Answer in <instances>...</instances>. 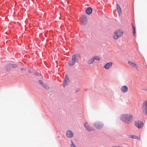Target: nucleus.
Instances as JSON below:
<instances>
[{
	"label": "nucleus",
	"instance_id": "nucleus-1",
	"mask_svg": "<svg viewBox=\"0 0 147 147\" xmlns=\"http://www.w3.org/2000/svg\"><path fill=\"white\" fill-rule=\"evenodd\" d=\"M121 119L125 123L130 124L133 121V116L129 114L123 115L121 116Z\"/></svg>",
	"mask_w": 147,
	"mask_h": 147
},
{
	"label": "nucleus",
	"instance_id": "nucleus-2",
	"mask_svg": "<svg viewBox=\"0 0 147 147\" xmlns=\"http://www.w3.org/2000/svg\"><path fill=\"white\" fill-rule=\"evenodd\" d=\"M81 56L78 54H76L72 56V60L69 61L68 63L69 65L70 66H73L75 63L77 62L78 61V58H80Z\"/></svg>",
	"mask_w": 147,
	"mask_h": 147
},
{
	"label": "nucleus",
	"instance_id": "nucleus-3",
	"mask_svg": "<svg viewBox=\"0 0 147 147\" xmlns=\"http://www.w3.org/2000/svg\"><path fill=\"white\" fill-rule=\"evenodd\" d=\"M123 32L122 30H117L114 32L113 35V38L114 40H117L123 35Z\"/></svg>",
	"mask_w": 147,
	"mask_h": 147
},
{
	"label": "nucleus",
	"instance_id": "nucleus-4",
	"mask_svg": "<svg viewBox=\"0 0 147 147\" xmlns=\"http://www.w3.org/2000/svg\"><path fill=\"white\" fill-rule=\"evenodd\" d=\"M142 109L143 113L145 115H147V100L142 104Z\"/></svg>",
	"mask_w": 147,
	"mask_h": 147
},
{
	"label": "nucleus",
	"instance_id": "nucleus-5",
	"mask_svg": "<svg viewBox=\"0 0 147 147\" xmlns=\"http://www.w3.org/2000/svg\"><path fill=\"white\" fill-rule=\"evenodd\" d=\"M94 125L95 127L98 129H102L103 126V124L99 122H96L94 123Z\"/></svg>",
	"mask_w": 147,
	"mask_h": 147
},
{
	"label": "nucleus",
	"instance_id": "nucleus-6",
	"mask_svg": "<svg viewBox=\"0 0 147 147\" xmlns=\"http://www.w3.org/2000/svg\"><path fill=\"white\" fill-rule=\"evenodd\" d=\"M134 125L139 129L142 127L144 126V123L140 121H136L134 123Z\"/></svg>",
	"mask_w": 147,
	"mask_h": 147
},
{
	"label": "nucleus",
	"instance_id": "nucleus-7",
	"mask_svg": "<svg viewBox=\"0 0 147 147\" xmlns=\"http://www.w3.org/2000/svg\"><path fill=\"white\" fill-rule=\"evenodd\" d=\"M84 126L87 130L89 131H93L94 129V128L89 125L87 122L85 123Z\"/></svg>",
	"mask_w": 147,
	"mask_h": 147
},
{
	"label": "nucleus",
	"instance_id": "nucleus-8",
	"mask_svg": "<svg viewBox=\"0 0 147 147\" xmlns=\"http://www.w3.org/2000/svg\"><path fill=\"white\" fill-rule=\"evenodd\" d=\"M70 81L68 78V76L66 74L65 76V78L64 81L63 82V86L65 87L68 85V84L69 83Z\"/></svg>",
	"mask_w": 147,
	"mask_h": 147
},
{
	"label": "nucleus",
	"instance_id": "nucleus-9",
	"mask_svg": "<svg viewBox=\"0 0 147 147\" xmlns=\"http://www.w3.org/2000/svg\"><path fill=\"white\" fill-rule=\"evenodd\" d=\"M82 24L83 25H85L87 22V19L86 17L84 15H82Z\"/></svg>",
	"mask_w": 147,
	"mask_h": 147
},
{
	"label": "nucleus",
	"instance_id": "nucleus-10",
	"mask_svg": "<svg viewBox=\"0 0 147 147\" xmlns=\"http://www.w3.org/2000/svg\"><path fill=\"white\" fill-rule=\"evenodd\" d=\"M128 63L133 68H135L138 70H139V67L138 65L135 63L131 61H128Z\"/></svg>",
	"mask_w": 147,
	"mask_h": 147
},
{
	"label": "nucleus",
	"instance_id": "nucleus-11",
	"mask_svg": "<svg viewBox=\"0 0 147 147\" xmlns=\"http://www.w3.org/2000/svg\"><path fill=\"white\" fill-rule=\"evenodd\" d=\"M113 63L112 62L107 63L106 64L104 65L103 67L106 69H109L112 65Z\"/></svg>",
	"mask_w": 147,
	"mask_h": 147
},
{
	"label": "nucleus",
	"instance_id": "nucleus-12",
	"mask_svg": "<svg viewBox=\"0 0 147 147\" xmlns=\"http://www.w3.org/2000/svg\"><path fill=\"white\" fill-rule=\"evenodd\" d=\"M121 89V91L124 93H125L127 92L128 90L127 87L126 86H122Z\"/></svg>",
	"mask_w": 147,
	"mask_h": 147
},
{
	"label": "nucleus",
	"instance_id": "nucleus-13",
	"mask_svg": "<svg viewBox=\"0 0 147 147\" xmlns=\"http://www.w3.org/2000/svg\"><path fill=\"white\" fill-rule=\"evenodd\" d=\"M66 136L68 137L72 138L73 136V133L70 130H68L66 133Z\"/></svg>",
	"mask_w": 147,
	"mask_h": 147
},
{
	"label": "nucleus",
	"instance_id": "nucleus-14",
	"mask_svg": "<svg viewBox=\"0 0 147 147\" xmlns=\"http://www.w3.org/2000/svg\"><path fill=\"white\" fill-rule=\"evenodd\" d=\"M92 11V9L91 7L88 8L86 10V12L88 15L90 14Z\"/></svg>",
	"mask_w": 147,
	"mask_h": 147
},
{
	"label": "nucleus",
	"instance_id": "nucleus-15",
	"mask_svg": "<svg viewBox=\"0 0 147 147\" xmlns=\"http://www.w3.org/2000/svg\"><path fill=\"white\" fill-rule=\"evenodd\" d=\"M116 5L117 6V10L119 14H120L122 13L121 8L120 7V6L118 5V4H117Z\"/></svg>",
	"mask_w": 147,
	"mask_h": 147
},
{
	"label": "nucleus",
	"instance_id": "nucleus-16",
	"mask_svg": "<svg viewBox=\"0 0 147 147\" xmlns=\"http://www.w3.org/2000/svg\"><path fill=\"white\" fill-rule=\"evenodd\" d=\"M94 60L93 57L91 58L90 60L88 61V63L89 64H91L93 63L94 61Z\"/></svg>",
	"mask_w": 147,
	"mask_h": 147
},
{
	"label": "nucleus",
	"instance_id": "nucleus-17",
	"mask_svg": "<svg viewBox=\"0 0 147 147\" xmlns=\"http://www.w3.org/2000/svg\"><path fill=\"white\" fill-rule=\"evenodd\" d=\"M130 137L133 139H139L140 138L137 136L132 135L130 136Z\"/></svg>",
	"mask_w": 147,
	"mask_h": 147
},
{
	"label": "nucleus",
	"instance_id": "nucleus-18",
	"mask_svg": "<svg viewBox=\"0 0 147 147\" xmlns=\"http://www.w3.org/2000/svg\"><path fill=\"white\" fill-rule=\"evenodd\" d=\"M93 58L94 59V60H96L97 61H100V58L98 56H94L93 57Z\"/></svg>",
	"mask_w": 147,
	"mask_h": 147
},
{
	"label": "nucleus",
	"instance_id": "nucleus-19",
	"mask_svg": "<svg viewBox=\"0 0 147 147\" xmlns=\"http://www.w3.org/2000/svg\"><path fill=\"white\" fill-rule=\"evenodd\" d=\"M11 66L10 65L7 66L6 67V69L7 71H9L11 69Z\"/></svg>",
	"mask_w": 147,
	"mask_h": 147
},
{
	"label": "nucleus",
	"instance_id": "nucleus-20",
	"mask_svg": "<svg viewBox=\"0 0 147 147\" xmlns=\"http://www.w3.org/2000/svg\"><path fill=\"white\" fill-rule=\"evenodd\" d=\"M131 25H132V27H133V35L134 36H135V28L133 25L132 24H131Z\"/></svg>",
	"mask_w": 147,
	"mask_h": 147
},
{
	"label": "nucleus",
	"instance_id": "nucleus-21",
	"mask_svg": "<svg viewBox=\"0 0 147 147\" xmlns=\"http://www.w3.org/2000/svg\"><path fill=\"white\" fill-rule=\"evenodd\" d=\"M42 86L44 87V88L46 89H49V88L48 87V86L47 85V84H43Z\"/></svg>",
	"mask_w": 147,
	"mask_h": 147
},
{
	"label": "nucleus",
	"instance_id": "nucleus-22",
	"mask_svg": "<svg viewBox=\"0 0 147 147\" xmlns=\"http://www.w3.org/2000/svg\"><path fill=\"white\" fill-rule=\"evenodd\" d=\"M11 66L13 68L16 67L17 66V65L14 64H10Z\"/></svg>",
	"mask_w": 147,
	"mask_h": 147
},
{
	"label": "nucleus",
	"instance_id": "nucleus-23",
	"mask_svg": "<svg viewBox=\"0 0 147 147\" xmlns=\"http://www.w3.org/2000/svg\"><path fill=\"white\" fill-rule=\"evenodd\" d=\"M71 147H75V146L73 142L72 141H71Z\"/></svg>",
	"mask_w": 147,
	"mask_h": 147
},
{
	"label": "nucleus",
	"instance_id": "nucleus-24",
	"mask_svg": "<svg viewBox=\"0 0 147 147\" xmlns=\"http://www.w3.org/2000/svg\"><path fill=\"white\" fill-rule=\"evenodd\" d=\"M39 82L40 84L42 85H43V84L42 81L41 80H39Z\"/></svg>",
	"mask_w": 147,
	"mask_h": 147
},
{
	"label": "nucleus",
	"instance_id": "nucleus-25",
	"mask_svg": "<svg viewBox=\"0 0 147 147\" xmlns=\"http://www.w3.org/2000/svg\"><path fill=\"white\" fill-rule=\"evenodd\" d=\"M23 70V69H22V68L21 69V70H22H22Z\"/></svg>",
	"mask_w": 147,
	"mask_h": 147
},
{
	"label": "nucleus",
	"instance_id": "nucleus-26",
	"mask_svg": "<svg viewBox=\"0 0 147 147\" xmlns=\"http://www.w3.org/2000/svg\"><path fill=\"white\" fill-rule=\"evenodd\" d=\"M29 72L30 73L31 72L30 71V70H29Z\"/></svg>",
	"mask_w": 147,
	"mask_h": 147
},
{
	"label": "nucleus",
	"instance_id": "nucleus-27",
	"mask_svg": "<svg viewBox=\"0 0 147 147\" xmlns=\"http://www.w3.org/2000/svg\"><path fill=\"white\" fill-rule=\"evenodd\" d=\"M78 91V90H76V92H77V91Z\"/></svg>",
	"mask_w": 147,
	"mask_h": 147
},
{
	"label": "nucleus",
	"instance_id": "nucleus-28",
	"mask_svg": "<svg viewBox=\"0 0 147 147\" xmlns=\"http://www.w3.org/2000/svg\"><path fill=\"white\" fill-rule=\"evenodd\" d=\"M78 91V90H76V92H77V91Z\"/></svg>",
	"mask_w": 147,
	"mask_h": 147
}]
</instances>
